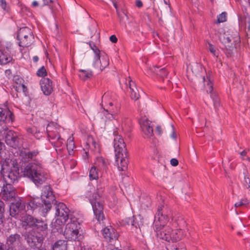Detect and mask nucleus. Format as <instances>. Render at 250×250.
Instances as JSON below:
<instances>
[{"mask_svg": "<svg viewBox=\"0 0 250 250\" xmlns=\"http://www.w3.org/2000/svg\"><path fill=\"white\" fill-rule=\"evenodd\" d=\"M0 6L5 13H10V7L5 0H0Z\"/></svg>", "mask_w": 250, "mask_h": 250, "instance_id": "37998d69", "label": "nucleus"}, {"mask_svg": "<svg viewBox=\"0 0 250 250\" xmlns=\"http://www.w3.org/2000/svg\"><path fill=\"white\" fill-rule=\"evenodd\" d=\"M43 194L41 198L36 197L31 198L28 202H26V212L33 213L37 210L45 207L46 212L48 211L52 207V203L57 202L53 190L50 186H46L43 188Z\"/></svg>", "mask_w": 250, "mask_h": 250, "instance_id": "f03ea898", "label": "nucleus"}, {"mask_svg": "<svg viewBox=\"0 0 250 250\" xmlns=\"http://www.w3.org/2000/svg\"><path fill=\"white\" fill-rule=\"evenodd\" d=\"M67 149L68 151L72 150L73 151L75 147V143L73 140V139H71L70 138L67 140Z\"/></svg>", "mask_w": 250, "mask_h": 250, "instance_id": "603ef678", "label": "nucleus"}, {"mask_svg": "<svg viewBox=\"0 0 250 250\" xmlns=\"http://www.w3.org/2000/svg\"><path fill=\"white\" fill-rule=\"evenodd\" d=\"M37 219L32 215L27 214L26 213L20 220L22 222L23 227H24L25 229L32 228V229L37 222Z\"/></svg>", "mask_w": 250, "mask_h": 250, "instance_id": "c85d7f7f", "label": "nucleus"}, {"mask_svg": "<svg viewBox=\"0 0 250 250\" xmlns=\"http://www.w3.org/2000/svg\"><path fill=\"white\" fill-rule=\"evenodd\" d=\"M21 241L22 237L21 235L16 233L7 237L5 245L7 250H17L16 248L21 244Z\"/></svg>", "mask_w": 250, "mask_h": 250, "instance_id": "4468645a", "label": "nucleus"}, {"mask_svg": "<svg viewBox=\"0 0 250 250\" xmlns=\"http://www.w3.org/2000/svg\"><path fill=\"white\" fill-rule=\"evenodd\" d=\"M103 191V188L97 185L95 192L88 191L85 195L92 206L94 217L99 222L105 219L104 213V202L101 199Z\"/></svg>", "mask_w": 250, "mask_h": 250, "instance_id": "20e7f679", "label": "nucleus"}, {"mask_svg": "<svg viewBox=\"0 0 250 250\" xmlns=\"http://www.w3.org/2000/svg\"><path fill=\"white\" fill-rule=\"evenodd\" d=\"M243 185L246 188L250 190V178L247 175V172H244Z\"/></svg>", "mask_w": 250, "mask_h": 250, "instance_id": "a18cd8bd", "label": "nucleus"}, {"mask_svg": "<svg viewBox=\"0 0 250 250\" xmlns=\"http://www.w3.org/2000/svg\"><path fill=\"white\" fill-rule=\"evenodd\" d=\"M14 120V114L8 108L6 107L5 109H0V122H3L5 124L12 123Z\"/></svg>", "mask_w": 250, "mask_h": 250, "instance_id": "bb28decb", "label": "nucleus"}, {"mask_svg": "<svg viewBox=\"0 0 250 250\" xmlns=\"http://www.w3.org/2000/svg\"><path fill=\"white\" fill-rule=\"evenodd\" d=\"M220 41L224 45V53L227 58H230L233 54V49L236 48V45L240 43V38L238 33L234 36L224 33L219 38Z\"/></svg>", "mask_w": 250, "mask_h": 250, "instance_id": "423d86ee", "label": "nucleus"}, {"mask_svg": "<svg viewBox=\"0 0 250 250\" xmlns=\"http://www.w3.org/2000/svg\"><path fill=\"white\" fill-rule=\"evenodd\" d=\"M179 162L178 160L175 158H172L170 160V164L173 166L176 167L178 165Z\"/></svg>", "mask_w": 250, "mask_h": 250, "instance_id": "4d7b16f0", "label": "nucleus"}, {"mask_svg": "<svg viewBox=\"0 0 250 250\" xmlns=\"http://www.w3.org/2000/svg\"><path fill=\"white\" fill-rule=\"evenodd\" d=\"M24 237L28 246L33 250L42 248L44 239L42 234H37L31 231L26 232Z\"/></svg>", "mask_w": 250, "mask_h": 250, "instance_id": "9b49d317", "label": "nucleus"}, {"mask_svg": "<svg viewBox=\"0 0 250 250\" xmlns=\"http://www.w3.org/2000/svg\"><path fill=\"white\" fill-rule=\"evenodd\" d=\"M14 61L10 47L7 46L0 49V65H5L9 63H13Z\"/></svg>", "mask_w": 250, "mask_h": 250, "instance_id": "f3484780", "label": "nucleus"}, {"mask_svg": "<svg viewBox=\"0 0 250 250\" xmlns=\"http://www.w3.org/2000/svg\"><path fill=\"white\" fill-rule=\"evenodd\" d=\"M59 129L47 134V139L54 147H60L63 144L64 140L62 138L59 132Z\"/></svg>", "mask_w": 250, "mask_h": 250, "instance_id": "6ab92c4d", "label": "nucleus"}, {"mask_svg": "<svg viewBox=\"0 0 250 250\" xmlns=\"http://www.w3.org/2000/svg\"><path fill=\"white\" fill-rule=\"evenodd\" d=\"M206 72V76L202 77V82L204 83V87L206 89L207 93L210 92L213 90V81L214 78L212 72L208 70Z\"/></svg>", "mask_w": 250, "mask_h": 250, "instance_id": "b1692460", "label": "nucleus"}, {"mask_svg": "<svg viewBox=\"0 0 250 250\" xmlns=\"http://www.w3.org/2000/svg\"><path fill=\"white\" fill-rule=\"evenodd\" d=\"M57 201L55 203H52L55 207L56 212L55 216L58 217H62L63 219H70V216H74L69 214V209L63 203L59 202L57 204Z\"/></svg>", "mask_w": 250, "mask_h": 250, "instance_id": "2eb2a0df", "label": "nucleus"}, {"mask_svg": "<svg viewBox=\"0 0 250 250\" xmlns=\"http://www.w3.org/2000/svg\"><path fill=\"white\" fill-rule=\"evenodd\" d=\"M249 151V149H245L240 153V155L242 157V159L243 160H245V158H244V157L246 156L247 155L248 152Z\"/></svg>", "mask_w": 250, "mask_h": 250, "instance_id": "bf43d9fd", "label": "nucleus"}, {"mask_svg": "<svg viewBox=\"0 0 250 250\" xmlns=\"http://www.w3.org/2000/svg\"><path fill=\"white\" fill-rule=\"evenodd\" d=\"M18 135L14 131L9 130L6 131L5 135V142L10 147L16 148L19 146Z\"/></svg>", "mask_w": 250, "mask_h": 250, "instance_id": "aec40b11", "label": "nucleus"}, {"mask_svg": "<svg viewBox=\"0 0 250 250\" xmlns=\"http://www.w3.org/2000/svg\"><path fill=\"white\" fill-rule=\"evenodd\" d=\"M156 132L159 135H161L162 133V130L160 126H157L156 127Z\"/></svg>", "mask_w": 250, "mask_h": 250, "instance_id": "338daca9", "label": "nucleus"}, {"mask_svg": "<svg viewBox=\"0 0 250 250\" xmlns=\"http://www.w3.org/2000/svg\"><path fill=\"white\" fill-rule=\"evenodd\" d=\"M88 143H87V145H89V144L91 142L92 146H93L95 149H97V147H99L98 144H97V143L94 140V138H93V137L92 136H88Z\"/></svg>", "mask_w": 250, "mask_h": 250, "instance_id": "864d4df0", "label": "nucleus"}, {"mask_svg": "<svg viewBox=\"0 0 250 250\" xmlns=\"http://www.w3.org/2000/svg\"><path fill=\"white\" fill-rule=\"evenodd\" d=\"M0 187L1 188L0 195L2 199L8 201L11 200L15 196V188L12 185L0 183Z\"/></svg>", "mask_w": 250, "mask_h": 250, "instance_id": "f8f14e48", "label": "nucleus"}, {"mask_svg": "<svg viewBox=\"0 0 250 250\" xmlns=\"http://www.w3.org/2000/svg\"><path fill=\"white\" fill-rule=\"evenodd\" d=\"M117 14L120 22L124 21L125 17L126 18V19H128L126 14L124 11L122 12V13L117 12Z\"/></svg>", "mask_w": 250, "mask_h": 250, "instance_id": "6e6d98bb", "label": "nucleus"}, {"mask_svg": "<svg viewBox=\"0 0 250 250\" xmlns=\"http://www.w3.org/2000/svg\"><path fill=\"white\" fill-rule=\"evenodd\" d=\"M0 250H7L6 247V245L0 241Z\"/></svg>", "mask_w": 250, "mask_h": 250, "instance_id": "774afa93", "label": "nucleus"}, {"mask_svg": "<svg viewBox=\"0 0 250 250\" xmlns=\"http://www.w3.org/2000/svg\"><path fill=\"white\" fill-rule=\"evenodd\" d=\"M0 172L2 175L3 180L0 181V183H5L9 184L12 185L15 182H17L18 179L20 177L19 173V167L17 162L13 163V167H11L9 170L4 172V168L3 165L0 164Z\"/></svg>", "mask_w": 250, "mask_h": 250, "instance_id": "0eeeda50", "label": "nucleus"}, {"mask_svg": "<svg viewBox=\"0 0 250 250\" xmlns=\"http://www.w3.org/2000/svg\"><path fill=\"white\" fill-rule=\"evenodd\" d=\"M10 215L16 219L20 220L26 212V202L19 199L11 203L9 207Z\"/></svg>", "mask_w": 250, "mask_h": 250, "instance_id": "9d476101", "label": "nucleus"}, {"mask_svg": "<svg viewBox=\"0 0 250 250\" xmlns=\"http://www.w3.org/2000/svg\"><path fill=\"white\" fill-rule=\"evenodd\" d=\"M227 13L223 12L217 16V20L215 21V23L218 24L227 21Z\"/></svg>", "mask_w": 250, "mask_h": 250, "instance_id": "ea45409f", "label": "nucleus"}, {"mask_svg": "<svg viewBox=\"0 0 250 250\" xmlns=\"http://www.w3.org/2000/svg\"><path fill=\"white\" fill-rule=\"evenodd\" d=\"M47 74L46 70L44 66H42L37 72V75L39 77L45 78Z\"/></svg>", "mask_w": 250, "mask_h": 250, "instance_id": "49530a36", "label": "nucleus"}, {"mask_svg": "<svg viewBox=\"0 0 250 250\" xmlns=\"http://www.w3.org/2000/svg\"><path fill=\"white\" fill-rule=\"evenodd\" d=\"M109 64L108 56L104 51L99 55V59L97 60L95 64L94 63V60H93V66L102 71L107 67Z\"/></svg>", "mask_w": 250, "mask_h": 250, "instance_id": "4be33fe9", "label": "nucleus"}, {"mask_svg": "<svg viewBox=\"0 0 250 250\" xmlns=\"http://www.w3.org/2000/svg\"><path fill=\"white\" fill-rule=\"evenodd\" d=\"M141 225V223L137 220V218L135 217V216L133 215L131 217V222L130 225L134 227L136 229H137L138 227L140 228V226Z\"/></svg>", "mask_w": 250, "mask_h": 250, "instance_id": "de8ad7c7", "label": "nucleus"}, {"mask_svg": "<svg viewBox=\"0 0 250 250\" xmlns=\"http://www.w3.org/2000/svg\"><path fill=\"white\" fill-rule=\"evenodd\" d=\"M23 174L38 187L45 183L48 178L47 173L39 163H29L24 167Z\"/></svg>", "mask_w": 250, "mask_h": 250, "instance_id": "7ed1b4c3", "label": "nucleus"}, {"mask_svg": "<svg viewBox=\"0 0 250 250\" xmlns=\"http://www.w3.org/2000/svg\"><path fill=\"white\" fill-rule=\"evenodd\" d=\"M81 250H92V249L88 245H83L81 247Z\"/></svg>", "mask_w": 250, "mask_h": 250, "instance_id": "e2e57ef3", "label": "nucleus"}, {"mask_svg": "<svg viewBox=\"0 0 250 250\" xmlns=\"http://www.w3.org/2000/svg\"><path fill=\"white\" fill-rule=\"evenodd\" d=\"M59 129L57 126V124L53 122L49 123L46 127V131L47 134L50 132H53L55 130Z\"/></svg>", "mask_w": 250, "mask_h": 250, "instance_id": "79ce46f5", "label": "nucleus"}, {"mask_svg": "<svg viewBox=\"0 0 250 250\" xmlns=\"http://www.w3.org/2000/svg\"><path fill=\"white\" fill-rule=\"evenodd\" d=\"M67 241L64 240L57 241L52 246L53 250H67Z\"/></svg>", "mask_w": 250, "mask_h": 250, "instance_id": "473e14b6", "label": "nucleus"}, {"mask_svg": "<svg viewBox=\"0 0 250 250\" xmlns=\"http://www.w3.org/2000/svg\"><path fill=\"white\" fill-rule=\"evenodd\" d=\"M167 250H179L178 248L175 245H168L167 247Z\"/></svg>", "mask_w": 250, "mask_h": 250, "instance_id": "13d9d810", "label": "nucleus"}, {"mask_svg": "<svg viewBox=\"0 0 250 250\" xmlns=\"http://www.w3.org/2000/svg\"><path fill=\"white\" fill-rule=\"evenodd\" d=\"M95 164L100 168L106 170L108 168V166L110 164V162L108 159L100 156L96 157Z\"/></svg>", "mask_w": 250, "mask_h": 250, "instance_id": "7c9ffc66", "label": "nucleus"}, {"mask_svg": "<svg viewBox=\"0 0 250 250\" xmlns=\"http://www.w3.org/2000/svg\"><path fill=\"white\" fill-rule=\"evenodd\" d=\"M4 208V203L2 201L0 200V225L2 224L5 220V217L4 215L5 211Z\"/></svg>", "mask_w": 250, "mask_h": 250, "instance_id": "a19ab883", "label": "nucleus"}, {"mask_svg": "<svg viewBox=\"0 0 250 250\" xmlns=\"http://www.w3.org/2000/svg\"><path fill=\"white\" fill-rule=\"evenodd\" d=\"M131 222V217H126L123 219L119 221L120 225L121 226L124 227L126 225H130Z\"/></svg>", "mask_w": 250, "mask_h": 250, "instance_id": "3c124183", "label": "nucleus"}, {"mask_svg": "<svg viewBox=\"0 0 250 250\" xmlns=\"http://www.w3.org/2000/svg\"><path fill=\"white\" fill-rule=\"evenodd\" d=\"M54 0H43V4L42 6H49L50 9L52 11V12L54 13L55 9H54L53 6L52 5V4H55V3H54Z\"/></svg>", "mask_w": 250, "mask_h": 250, "instance_id": "8fccbe9b", "label": "nucleus"}, {"mask_svg": "<svg viewBox=\"0 0 250 250\" xmlns=\"http://www.w3.org/2000/svg\"><path fill=\"white\" fill-rule=\"evenodd\" d=\"M114 147L115 155L119 156L121 154L127 152L126 145L121 136H116L114 139Z\"/></svg>", "mask_w": 250, "mask_h": 250, "instance_id": "412c9836", "label": "nucleus"}, {"mask_svg": "<svg viewBox=\"0 0 250 250\" xmlns=\"http://www.w3.org/2000/svg\"><path fill=\"white\" fill-rule=\"evenodd\" d=\"M128 153L125 152L117 156L115 155L116 162L118 165V168L120 170L125 171L127 168L128 164Z\"/></svg>", "mask_w": 250, "mask_h": 250, "instance_id": "a878e982", "label": "nucleus"}, {"mask_svg": "<svg viewBox=\"0 0 250 250\" xmlns=\"http://www.w3.org/2000/svg\"><path fill=\"white\" fill-rule=\"evenodd\" d=\"M141 127L146 137L149 138L153 134V128L148 121H146L141 124Z\"/></svg>", "mask_w": 250, "mask_h": 250, "instance_id": "c756f323", "label": "nucleus"}, {"mask_svg": "<svg viewBox=\"0 0 250 250\" xmlns=\"http://www.w3.org/2000/svg\"><path fill=\"white\" fill-rule=\"evenodd\" d=\"M208 93L210 94V98L212 99L213 102V105L215 110L218 109L220 106V99L217 95L213 92V90L210 92Z\"/></svg>", "mask_w": 250, "mask_h": 250, "instance_id": "e433bc0d", "label": "nucleus"}, {"mask_svg": "<svg viewBox=\"0 0 250 250\" xmlns=\"http://www.w3.org/2000/svg\"><path fill=\"white\" fill-rule=\"evenodd\" d=\"M15 83L17 84V85L14 86L15 90L20 92L22 91L25 92L27 90V87L23 83V80L19 77V76L14 77Z\"/></svg>", "mask_w": 250, "mask_h": 250, "instance_id": "2f4dec72", "label": "nucleus"}, {"mask_svg": "<svg viewBox=\"0 0 250 250\" xmlns=\"http://www.w3.org/2000/svg\"><path fill=\"white\" fill-rule=\"evenodd\" d=\"M109 40L112 43H116L118 41V39L115 35H112L109 37Z\"/></svg>", "mask_w": 250, "mask_h": 250, "instance_id": "052dcab7", "label": "nucleus"}, {"mask_svg": "<svg viewBox=\"0 0 250 250\" xmlns=\"http://www.w3.org/2000/svg\"><path fill=\"white\" fill-rule=\"evenodd\" d=\"M168 72L165 68H161L159 70L158 75H159L162 78L167 76Z\"/></svg>", "mask_w": 250, "mask_h": 250, "instance_id": "5fc2aeb1", "label": "nucleus"}, {"mask_svg": "<svg viewBox=\"0 0 250 250\" xmlns=\"http://www.w3.org/2000/svg\"><path fill=\"white\" fill-rule=\"evenodd\" d=\"M56 219L55 222H53L55 224L59 225L62 227H63L64 224L66 223V222L68 220V219H65V218L63 219L62 217H56Z\"/></svg>", "mask_w": 250, "mask_h": 250, "instance_id": "09e8293b", "label": "nucleus"}, {"mask_svg": "<svg viewBox=\"0 0 250 250\" xmlns=\"http://www.w3.org/2000/svg\"><path fill=\"white\" fill-rule=\"evenodd\" d=\"M40 85L43 93L46 96L50 95L53 91L52 81L48 78H42L40 81Z\"/></svg>", "mask_w": 250, "mask_h": 250, "instance_id": "393cba45", "label": "nucleus"}, {"mask_svg": "<svg viewBox=\"0 0 250 250\" xmlns=\"http://www.w3.org/2000/svg\"><path fill=\"white\" fill-rule=\"evenodd\" d=\"M47 228L48 225L46 223L38 219L37 222L31 231L35 232V233L37 234H42V236H44L47 231Z\"/></svg>", "mask_w": 250, "mask_h": 250, "instance_id": "cd10ccee", "label": "nucleus"}, {"mask_svg": "<svg viewBox=\"0 0 250 250\" xmlns=\"http://www.w3.org/2000/svg\"><path fill=\"white\" fill-rule=\"evenodd\" d=\"M89 177L90 180H97L98 179V172L95 167H91L89 171Z\"/></svg>", "mask_w": 250, "mask_h": 250, "instance_id": "58836bf2", "label": "nucleus"}, {"mask_svg": "<svg viewBox=\"0 0 250 250\" xmlns=\"http://www.w3.org/2000/svg\"><path fill=\"white\" fill-rule=\"evenodd\" d=\"M4 73H5V76L7 77H8V78H10L11 77V75H12V71H11V69H8L5 70Z\"/></svg>", "mask_w": 250, "mask_h": 250, "instance_id": "680f3d73", "label": "nucleus"}, {"mask_svg": "<svg viewBox=\"0 0 250 250\" xmlns=\"http://www.w3.org/2000/svg\"><path fill=\"white\" fill-rule=\"evenodd\" d=\"M17 39L20 47H28L34 42V37L31 30L28 27L20 28L18 30Z\"/></svg>", "mask_w": 250, "mask_h": 250, "instance_id": "6e6552de", "label": "nucleus"}, {"mask_svg": "<svg viewBox=\"0 0 250 250\" xmlns=\"http://www.w3.org/2000/svg\"><path fill=\"white\" fill-rule=\"evenodd\" d=\"M121 88L124 91L129 89L130 96L131 99L135 101L139 99L140 96L135 82L133 81L130 77L124 78L119 81Z\"/></svg>", "mask_w": 250, "mask_h": 250, "instance_id": "1a4fd4ad", "label": "nucleus"}, {"mask_svg": "<svg viewBox=\"0 0 250 250\" xmlns=\"http://www.w3.org/2000/svg\"><path fill=\"white\" fill-rule=\"evenodd\" d=\"M39 153L40 152L38 149L30 151L28 148L23 147L20 150V156L23 161L29 162L31 161H36V158Z\"/></svg>", "mask_w": 250, "mask_h": 250, "instance_id": "a211bd4d", "label": "nucleus"}, {"mask_svg": "<svg viewBox=\"0 0 250 250\" xmlns=\"http://www.w3.org/2000/svg\"><path fill=\"white\" fill-rule=\"evenodd\" d=\"M239 202V203H241V205H240L241 206L246 205L249 204V202L247 199H242Z\"/></svg>", "mask_w": 250, "mask_h": 250, "instance_id": "0e129e2a", "label": "nucleus"}, {"mask_svg": "<svg viewBox=\"0 0 250 250\" xmlns=\"http://www.w3.org/2000/svg\"><path fill=\"white\" fill-rule=\"evenodd\" d=\"M102 234L105 241L111 242L112 240H116L119 237V234L116 230L111 226L105 227L102 230Z\"/></svg>", "mask_w": 250, "mask_h": 250, "instance_id": "5701e85b", "label": "nucleus"}, {"mask_svg": "<svg viewBox=\"0 0 250 250\" xmlns=\"http://www.w3.org/2000/svg\"><path fill=\"white\" fill-rule=\"evenodd\" d=\"M208 43V50L212 54V55L216 58V61L218 60V56L219 55V50L216 48L215 45L209 42Z\"/></svg>", "mask_w": 250, "mask_h": 250, "instance_id": "4c0bfd02", "label": "nucleus"}, {"mask_svg": "<svg viewBox=\"0 0 250 250\" xmlns=\"http://www.w3.org/2000/svg\"><path fill=\"white\" fill-rule=\"evenodd\" d=\"M169 222L173 228H176L174 230H178V234L180 236V230H182L187 227V223L183 215L180 213L175 214L174 215L172 214Z\"/></svg>", "mask_w": 250, "mask_h": 250, "instance_id": "ddd939ff", "label": "nucleus"}, {"mask_svg": "<svg viewBox=\"0 0 250 250\" xmlns=\"http://www.w3.org/2000/svg\"><path fill=\"white\" fill-rule=\"evenodd\" d=\"M172 212L168 207L164 205L158 206L153 224L154 230L158 238L168 242H176L180 240L178 230H173L166 226L171 218Z\"/></svg>", "mask_w": 250, "mask_h": 250, "instance_id": "f257e3e1", "label": "nucleus"}, {"mask_svg": "<svg viewBox=\"0 0 250 250\" xmlns=\"http://www.w3.org/2000/svg\"><path fill=\"white\" fill-rule=\"evenodd\" d=\"M51 230L54 233L58 232L61 233L63 232V227H62L57 224H55L53 222L51 223Z\"/></svg>", "mask_w": 250, "mask_h": 250, "instance_id": "c03bdc74", "label": "nucleus"}, {"mask_svg": "<svg viewBox=\"0 0 250 250\" xmlns=\"http://www.w3.org/2000/svg\"><path fill=\"white\" fill-rule=\"evenodd\" d=\"M88 155H89L88 152H87V151H85L84 149H83V153L82 154L83 159L84 160H86V159L88 158Z\"/></svg>", "mask_w": 250, "mask_h": 250, "instance_id": "69168bd1", "label": "nucleus"}, {"mask_svg": "<svg viewBox=\"0 0 250 250\" xmlns=\"http://www.w3.org/2000/svg\"><path fill=\"white\" fill-rule=\"evenodd\" d=\"M93 76L92 71H86L85 70L80 69L79 70V76L82 80L85 81L90 78Z\"/></svg>", "mask_w": 250, "mask_h": 250, "instance_id": "f704fd0d", "label": "nucleus"}, {"mask_svg": "<svg viewBox=\"0 0 250 250\" xmlns=\"http://www.w3.org/2000/svg\"><path fill=\"white\" fill-rule=\"evenodd\" d=\"M120 106L115 104L113 102H110L105 109L104 108L103 115L107 119L112 120L115 119L120 111Z\"/></svg>", "mask_w": 250, "mask_h": 250, "instance_id": "dca6fc26", "label": "nucleus"}, {"mask_svg": "<svg viewBox=\"0 0 250 250\" xmlns=\"http://www.w3.org/2000/svg\"><path fill=\"white\" fill-rule=\"evenodd\" d=\"M28 133L31 134L37 139H40L43 135V132L40 131L36 127L33 126L27 129Z\"/></svg>", "mask_w": 250, "mask_h": 250, "instance_id": "72a5a7b5", "label": "nucleus"}, {"mask_svg": "<svg viewBox=\"0 0 250 250\" xmlns=\"http://www.w3.org/2000/svg\"><path fill=\"white\" fill-rule=\"evenodd\" d=\"M88 44L89 45L90 48L93 50V52L95 54L94 60V63L95 64L97 60L99 59V55L103 51H100L93 42H88Z\"/></svg>", "mask_w": 250, "mask_h": 250, "instance_id": "c9c22d12", "label": "nucleus"}, {"mask_svg": "<svg viewBox=\"0 0 250 250\" xmlns=\"http://www.w3.org/2000/svg\"><path fill=\"white\" fill-rule=\"evenodd\" d=\"M79 219L74 216H70V220L68 223L63 232L65 238L69 241H81L84 238L82 229V224Z\"/></svg>", "mask_w": 250, "mask_h": 250, "instance_id": "39448f33", "label": "nucleus"}]
</instances>
